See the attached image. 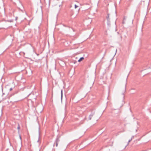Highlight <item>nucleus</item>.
<instances>
[{"label": "nucleus", "mask_w": 151, "mask_h": 151, "mask_svg": "<svg viewBox=\"0 0 151 151\" xmlns=\"http://www.w3.org/2000/svg\"><path fill=\"white\" fill-rule=\"evenodd\" d=\"M78 7V6H77V5H76L75 4V9H76L77 7Z\"/></svg>", "instance_id": "obj_2"}, {"label": "nucleus", "mask_w": 151, "mask_h": 151, "mask_svg": "<svg viewBox=\"0 0 151 151\" xmlns=\"http://www.w3.org/2000/svg\"><path fill=\"white\" fill-rule=\"evenodd\" d=\"M61 98H62V96H63V91L61 90Z\"/></svg>", "instance_id": "obj_3"}, {"label": "nucleus", "mask_w": 151, "mask_h": 151, "mask_svg": "<svg viewBox=\"0 0 151 151\" xmlns=\"http://www.w3.org/2000/svg\"><path fill=\"white\" fill-rule=\"evenodd\" d=\"M92 115H90V119H91V117H92Z\"/></svg>", "instance_id": "obj_5"}, {"label": "nucleus", "mask_w": 151, "mask_h": 151, "mask_svg": "<svg viewBox=\"0 0 151 151\" xmlns=\"http://www.w3.org/2000/svg\"><path fill=\"white\" fill-rule=\"evenodd\" d=\"M57 145H58V144H56V145H57Z\"/></svg>", "instance_id": "obj_7"}, {"label": "nucleus", "mask_w": 151, "mask_h": 151, "mask_svg": "<svg viewBox=\"0 0 151 151\" xmlns=\"http://www.w3.org/2000/svg\"><path fill=\"white\" fill-rule=\"evenodd\" d=\"M84 59V58L83 57H81L78 60V62H80L83 60Z\"/></svg>", "instance_id": "obj_1"}, {"label": "nucleus", "mask_w": 151, "mask_h": 151, "mask_svg": "<svg viewBox=\"0 0 151 151\" xmlns=\"http://www.w3.org/2000/svg\"><path fill=\"white\" fill-rule=\"evenodd\" d=\"M128 145V143H127L126 145L124 147V148H125Z\"/></svg>", "instance_id": "obj_4"}, {"label": "nucleus", "mask_w": 151, "mask_h": 151, "mask_svg": "<svg viewBox=\"0 0 151 151\" xmlns=\"http://www.w3.org/2000/svg\"><path fill=\"white\" fill-rule=\"evenodd\" d=\"M19 137H20V139H21V136H19Z\"/></svg>", "instance_id": "obj_6"}]
</instances>
